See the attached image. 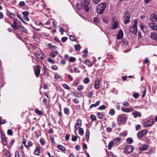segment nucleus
Instances as JSON below:
<instances>
[{"mask_svg":"<svg viewBox=\"0 0 157 157\" xmlns=\"http://www.w3.org/2000/svg\"><path fill=\"white\" fill-rule=\"evenodd\" d=\"M106 7V4L105 3H101L98 6L97 10V12L98 14H100L102 13Z\"/></svg>","mask_w":157,"mask_h":157,"instance_id":"obj_1","label":"nucleus"},{"mask_svg":"<svg viewBox=\"0 0 157 157\" xmlns=\"http://www.w3.org/2000/svg\"><path fill=\"white\" fill-rule=\"evenodd\" d=\"M137 21L135 20L133 26H131L129 29V31L131 33L135 34H136L137 31Z\"/></svg>","mask_w":157,"mask_h":157,"instance_id":"obj_2","label":"nucleus"},{"mask_svg":"<svg viewBox=\"0 0 157 157\" xmlns=\"http://www.w3.org/2000/svg\"><path fill=\"white\" fill-rule=\"evenodd\" d=\"M127 118V117L125 114H120L118 116L117 121L120 124H121L125 122L126 121Z\"/></svg>","mask_w":157,"mask_h":157,"instance_id":"obj_3","label":"nucleus"},{"mask_svg":"<svg viewBox=\"0 0 157 157\" xmlns=\"http://www.w3.org/2000/svg\"><path fill=\"white\" fill-rule=\"evenodd\" d=\"M34 70L35 75L36 77L38 78L40 73V68L39 66L36 65L35 67H34Z\"/></svg>","mask_w":157,"mask_h":157,"instance_id":"obj_4","label":"nucleus"},{"mask_svg":"<svg viewBox=\"0 0 157 157\" xmlns=\"http://www.w3.org/2000/svg\"><path fill=\"white\" fill-rule=\"evenodd\" d=\"M155 122L154 119H151L146 121L144 123V125L146 127H150L153 125Z\"/></svg>","mask_w":157,"mask_h":157,"instance_id":"obj_5","label":"nucleus"},{"mask_svg":"<svg viewBox=\"0 0 157 157\" xmlns=\"http://www.w3.org/2000/svg\"><path fill=\"white\" fill-rule=\"evenodd\" d=\"M121 109L123 112L126 113H130L133 110L134 108L132 107H131L129 108H127L123 107H122Z\"/></svg>","mask_w":157,"mask_h":157,"instance_id":"obj_6","label":"nucleus"},{"mask_svg":"<svg viewBox=\"0 0 157 157\" xmlns=\"http://www.w3.org/2000/svg\"><path fill=\"white\" fill-rule=\"evenodd\" d=\"M82 122L80 120H77L75 125V129H78L82 125Z\"/></svg>","mask_w":157,"mask_h":157,"instance_id":"obj_7","label":"nucleus"},{"mask_svg":"<svg viewBox=\"0 0 157 157\" xmlns=\"http://www.w3.org/2000/svg\"><path fill=\"white\" fill-rule=\"evenodd\" d=\"M40 147L39 146H37L35 148V149L34 152V154L35 155H39L40 153Z\"/></svg>","mask_w":157,"mask_h":157,"instance_id":"obj_8","label":"nucleus"},{"mask_svg":"<svg viewBox=\"0 0 157 157\" xmlns=\"http://www.w3.org/2000/svg\"><path fill=\"white\" fill-rule=\"evenodd\" d=\"M101 80L100 79H96L94 85V87L95 89H98L100 87Z\"/></svg>","mask_w":157,"mask_h":157,"instance_id":"obj_9","label":"nucleus"},{"mask_svg":"<svg viewBox=\"0 0 157 157\" xmlns=\"http://www.w3.org/2000/svg\"><path fill=\"white\" fill-rule=\"evenodd\" d=\"M125 149L128 153H130L133 151V147L132 146L128 145L125 147Z\"/></svg>","mask_w":157,"mask_h":157,"instance_id":"obj_10","label":"nucleus"},{"mask_svg":"<svg viewBox=\"0 0 157 157\" xmlns=\"http://www.w3.org/2000/svg\"><path fill=\"white\" fill-rule=\"evenodd\" d=\"M149 25L153 30H157V24L154 23H150Z\"/></svg>","mask_w":157,"mask_h":157,"instance_id":"obj_11","label":"nucleus"},{"mask_svg":"<svg viewBox=\"0 0 157 157\" xmlns=\"http://www.w3.org/2000/svg\"><path fill=\"white\" fill-rule=\"evenodd\" d=\"M147 132V131L146 130H144L142 131L139 132L137 134V136L139 139L141 138L143 136L146 134Z\"/></svg>","mask_w":157,"mask_h":157,"instance_id":"obj_12","label":"nucleus"},{"mask_svg":"<svg viewBox=\"0 0 157 157\" xmlns=\"http://www.w3.org/2000/svg\"><path fill=\"white\" fill-rule=\"evenodd\" d=\"M125 24H127L129 22V19L130 17V15L129 13H127L125 15Z\"/></svg>","mask_w":157,"mask_h":157,"instance_id":"obj_13","label":"nucleus"},{"mask_svg":"<svg viewBox=\"0 0 157 157\" xmlns=\"http://www.w3.org/2000/svg\"><path fill=\"white\" fill-rule=\"evenodd\" d=\"M150 37L152 39L155 40H157V34L155 32L151 33Z\"/></svg>","mask_w":157,"mask_h":157,"instance_id":"obj_14","label":"nucleus"},{"mask_svg":"<svg viewBox=\"0 0 157 157\" xmlns=\"http://www.w3.org/2000/svg\"><path fill=\"white\" fill-rule=\"evenodd\" d=\"M118 26V23L117 21H113V23L111 29H116Z\"/></svg>","mask_w":157,"mask_h":157,"instance_id":"obj_15","label":"nucleus"},{"mask_svg":"<svg viewBox=\"0 0 157 157\" xmlns=\"http://www.w3.org/2000/svg\"><path fill=\"white\" fill-rule=\"evenodd\" d=\"M123 36V33L122 30H119L118 35L117 36V38L118 39H121L122 38Z\"/></svg>","mask_w":157,"mask_h":157,"instance_id":"obj_16","label":"nucleus"},{"mask_svg":"<svg viewBox=\"0 0 157 157\" xmlns=\"http://www.w3.org/2000/svg\"><path fill=\"white\" fill-rule=\"evenodd\" d=\"M150 20L152 21H156L157 20V15L154 14H152L151 16Z\"/></svg>","mask_w":157,"mask_h":157,"instance_id":"obj_17","label":"nucleus"},{"mask_svg":"<svg viewBox=\"0 0 157 157\" xmlns=\"http://www.w3.org/2000/svg\"><path fill=\"white\" fill-rule=\"evenodd\" d=\"M100 102V101H97L96 103L90 105V108H92L94 107H96L97 106H98L99 105Z\"/></svg>","mask_w":157,"mask_h":157,"instance_id":"obj_18","label":"nucleus"},{"mask_svg":"<svg viewBox=\"0 0 157 157\" xmlns=\"http://www.w3.org/2000/svg\"><path fill=\"white\" fill-rule=\"evenodd\" d=\"M132 114L134 115V117L136 118L137 117H141V114L140 112H136L132 113Z\"/></svg>","mask_w":157,"mask_h":157,"instance_id":"obj_19","label":"nucleus"},{"mask_svg":"<svg viewBox=\"0 0 157 157\" xmlns=\"http://www.w3.org/2000/svg\"><path fill=\"white\" fill-rule=\"evenodd\" d=\"M83 63L89 67H91L92 65V64L91 63L90 60H84Z\"/></svg>","mask_w":157,"mask_h":157,"instance_id":"obj_20","label":"nucleus"},{"mask_svg":"<svg viewBox=\"0 0 157 157\" xmlns=\"http://www.w3.org/2000/svg\"><path fill=\"white\" fill-rule=\"evenodd\" d=\"M82 3L83 6L89 5L90 3L89 0H82Z\"/></svg>","mask_w":157,"mask_h":157,"instance_id":"obj_21","label":"nucleus"},{"mask_svg":"<svg viewBox=\"0 0 157 157\" xmlns=\"http://www.w3.org/2000/svg\"><path fill=\"white\" fill-rule=\"evenodd\" d=\"M114 144H115L114 142H113V141L110 142L108 145V149L109 150H110L113 147Z\"/></svg>","mask_w":157,"mask_h":157,"instance_id":"obj_22","label":"nucleus"},{"mask_svg":"<svg viewBox=\"0 0 157 157\" xmlns=\"http://www.w3.org/2000/svg\"><path fill=\"white\" fill-rule=\"evenodd\" d=\"M140 28L143 31V32L144 33H146L147 31V29L146 27L144 25H140Z\"/></svg>","mask_w":157,"mask_h":157,"instance_id":"obj_23","label":"nucleus"},{"mask_svg":"<svg viewBox=\"0 0 157 157\" xmlns=\"http://www.w3.org/2000/svg\"><path fill=\"white\" fill-rule=\"evenodd\" d=\"M147 149V146L145 145H141L140 147V151L146 150Z\"/></svg>","mask_w":157,"mask_h":157,"instance_id":"obj_24","label":"nucleus"},{"mask_svg":"<svg viewBox=\"0 0 157 157\" xmlns=\"http://www.w3.org/2000/svg\"><path fill=\"white\" fill-rule=\"evenodd\" d=\"M57 147L60 150L62 151H64L65 150V147L60 145H59L57 146Z\"/></svg>","mask_w":157,"mask_h":157,"instance_id":"obj_25","label":"nucleus"},{"mask_svg":"<svg viewBox=\"0 0 157 157\" xmlns=\"http://www.w3.org/2000/svg\"><path fill=\"white\" fill-rule=\"evenodd\" d=\"M6 13L8 16H10L11 18H13L14 16L13 13L10 12L9 11L6 10Z\"/></svg>","mask_w":157,"mask_h":157,"instance_id":"obj_26","label":"nucleus"},{"mask_svg":"<svg viewBox=\"0 0 157 157\" xmlns=\"http://www.w3.org/2000/svg\"><path fill=\"white\" fill-rule=\"evenodd\" d=\"M64 113L67 115H68L70 112V110L67 107H65L64 109Z\"/></svg>","mask_w":157,"mask_h":157,"instance_id":"obj_27","label":"nucleus"},{"mask_svg":"<svg viewBox=\"0 0 157 157\" xmlns=\"http://www.w3.org/2000/svg\"><path fill=\"white\" fill-rule=\"evenodd\" d=\"M103 21L105 23H107L109 21V18L106 16H104L102 18Z\"/></svg>","mask_w":157,"mask_h":157,"instance_id":"obj_28","label":"nucleus"},{"mask_svg":"<svg viewBox=\"0 0 157 157\" xmlns=\"http://www.w3.org/2000/svg\"><path fill=\"white\" fill-rule=\"evenodd\" d=\"M79 133L81 135H82L84 134L83 130L82 128H79L78 130Z\"/></svg>","mask_w":157,"mask_h":157,"instance_id":"obj_29","label":"nucleus"},{"mask_svg":"<svg viewBox=\"0 0 157 157\" xmlns=\"http://www.w3.org/2000/svg\"><path fill=\"white\" fill-rule=\"evenodd\" d=\"M39 56L40 58L41 59H43L45 57V55L44 53H41L39 54Z\"/></svg>","mask_w":157,"mask_h":157,"instance_id":"obj_30","label":"nucleus"},{"mask_svg":"<svg viewBox=\"0 0 157 157\" xmlns=\"http://www.w3.org/2000/svg\"><path fill=\"white\" fill-rule=\"evenodd\" d=\"M69 60L71 62H74L76 61V59L74 57H71L69 59Z\"/></svg>","mask_w":157,"mask_h":157,"instance_id":"obj_31","label":"nucleus"},{"mask_svg":"<svg viewBox=\"0 0 157 157\" xmlns=\"http://www.w3.org/2000/svg\"><path fill=\"white\" fill-rule=\"evenodd\" d=\"M91 119L93 121H96V117L93 115H91L90 116Z\"/></svg>","mask_w":157,"mask_h":157,"instance_id":"obj_32","label":"nucleus"},{"mask_svg":"<svg viewBox=\"0 0 157 157\" xmlns=\"http://www.w3.org/2000/svg\"><path fill=\"white\" fill-rule=\"evenodd\" d=\"M127 142L129 144H131L133 142V140L132 138H129L127 139Z\"/></svg>","mask_w":157,"mask_h":157,"instance_id":"obj_33","label":"nucleus"},{"mask_svg":"<svg viewBox=\"0 0 157 157\" xmlns=\"http://www.w3.org/2000/svg\"><path fill=\"white\" fill-rule=\"evenodd\" d=\"M75 48L77 50H79L81 48V46L79 44H76L75 46Z\"/></svg>","mask_w":157,"mask_h":157,"instance_id":"obj_34","label":"nucleus"},{"mask_svg":"<svg viewBox=\"0 0 157 157\" xmlns=\"http://www.w3.org/2000/svg\"><path fill=\"white\" fill-rule=\"evenodd\" d=\"M76 7L78 9H81L83 8V6L82 5L77 3L76 5Z\"/></svg>","mask_w":157,"mask_h":157,"instance_id":"obj_35","label":"nucleus"},{"mask_svg":"<svg viewBox=\"0 0 157 157\" xmlns=\"http://www.w3.org/2000/svg\"><path fill=\"white\" fill-rule=\"evenodd\" d=\"M97 115H98V117L100 119H101L103 117V115L102 113H99V112H98L97 113Z\"/></svg>","mask_w":157,"mask_h":157,"instance_id":"obj_36","label":"nucleus"},{"mask_svg":"<svg viewBox=\"0 0 157 157\" xmlns=\"http://www.w3.org/2000/svg\"><path fill=\"white\" fill-rule=\"evenodd\" d=\"M115 113V111L113 109H111L110 110L109 114L111 115H113Z\"/></svg>","mask_w":157,"mask_h":157,"instance_id":"obj_37","label":"nucleus"},{"mask_svg":"<svg viewBox=\"0 0 157 157\" xmlns=\"http://www.w3.org/2000/svg\"><path fill=\"white\" fill-rule=\"evenodd\" d=\"M88 6L89 5H85L83 6L85 10L87 12H88L89 10V8Z\"/></svg>","mask_w":157,"mask_h":157,"instance_id":"obj_38","label":"nucleus"},{"mask_svg":"<svg viewBox=\"0 0 157 157\" xmlns=\"http://www.w3.org/2000/svg\"><path fill=\"white\" fill-rule=\"evenodd\" d=\"M35 112L36 113L39 114V115H41L42 114V113L41 111L37 109H36Z\"/></svg>","mask_w":157,"mask_h":157,"instance_id":"obj_39","label":"nucleus"},{"mask_svg":"<svg viewBox=\"0 0 157 157\" xmlns=\"http://www.w3.org/2000/svg\"><path fill=\"white\" fill-rule=\"evenodd\" d=\"M89 82V79L88 78H86L84 80V82L86 84H87Z\"/></svg>","mask_w":157,"mask_h":157,"instance_id":"obj_40","label":"nucleus"},{"mask_svg":"<svg viewBox=\"0 0 157 157\" xmlns=\"http://www.w3.org/2000/svg\"><path fill=\"white\" fill-rule=\"evenodd\" d=\"M47 61L52 64H54L55 61L52 59L50 58H48L47 59Z\"/></svg>","mask_w":157,"mask_h":157,"instance_id":"obj_41","label":"nucleus"},{"mask_svg":"<svg viewBox=\"0 0 157 157\" xmlns=\"http://www.w3.org/2000/svg\"><path fill=\"white\" fill-rule=\"evenodd\" d=\"M11 26L13 28L14 30H17L19 29L18 26L17 25H12Z\"/></svg>","mask_w":157,"mask_h":157,"instance_id":"obj_42","label":"nucleus"},{"mask_svg":"<svg viewBox=\"0 0 157 157\" xmlns=\"http://www.w3.org/2000/svg\"><path fill=\"white\" fill-rule=\"evenodd\" d=\"M63 86L64 88L67 90H69L70 88L65 83L63 84Z\"/></svg>","mask_w":157,"mask_h":157,"instance_id":"obj_43","label":"nucleus"},{"mask_svg":"<svg viewBox=\"0 0 157 157\" xmlns=\"http://www.w3.org/2000/svg\"><path fill=\"white\" fill-rule=\"evenodd\" d=\"M7 133L9 135H12L13 134V132L12 130L10 129L8 130Z\"/></svg>","mask_w":157,"mask_h":157,"instance_id":"obj_44","label":"nucleus"},{"mask_svg":"<svg viewBox=\"0 0 157 157\" xmlns=\"http://www.w3.org/2000/svg\"><path fill=\"white\" fill-rule=\"evenodd\" d=\"M51 68L52 70H57L58 69V67L56 65H54L52 66Z\"/></svg>","mask_w":157,"mask_h":157,"instance_id":"obj_45","label":"nucleus"},{"mask_svg":"<svg viewBox=\"0 0 157 157\" xmlns=\"http://www.w3.org/2000/svg\"><path fill=\"white\" fill-rule=\"evenodd\" d=\"M2 141L3 144L4 145H6L7 144V143L6 141V139L5 138H3L2 139Z\"/></svg>","mask_w":157,"mask_h":157,"instance_id":"obj_46","label":"nucleus"},{"mask_svg":"<svg viewBox=\"0 0 157 157\" xmlns=\"http://www.w3.org/2000/svg\"><path fill=\"white\" fill-rule=\"evenodd\" d=\"M106 108V106L105 105H103L99 107L98 109L101 110H103L105 109Z\"/></svg>","mask_w":157,"mask_h":157,"instance_id":"obj_47","label":"nucleus"},{"mask_svg":"<svg viewBox=\"0 0 157 157\" xmlns=\"http://www.w3.org/2000/svg\"><path fill=\"white\" fill-rule=\"evenodd\" d=\"M5 155L7 156V157H10L11 156V155L10 152L8 151H6L5 153Z\"/></svg>","mask_w":157,"mask_h":157,"instance_id":"obj_48","label":"nucleus"},{"mask_svg":"<svg viewBox=\"0 0 157 157\" xmlns=\"http://www.w3.org/2000/svg\"><path fill=\"white\" fill-rule=\"evenodd\" d=\"M83 88V86L82 85H80L77 88V89L78 91H80L82 90Z\"/></svg>","mask_w":157,"mask_h":157,"instance_id":"obj_49","label":"nucleus"},{"mask_svg":"<svg viewBox=\"0 0 157 157\" xmlns=\"http://www.w3.org/2000/svg\"><path fill=\"white\" fill-rule=\"evenodd\" d=\"M94 21L96 23H98L99 21V18L97 17H94Z\"/></svg>","mask_w":157,"mask_h":157,"instance_id":"obj_50","label":"nucleus"},{"mask_svg":"<svg viewBox=\"0 0 157 157\" xmlns=\"http://www.w3.org/2000/svg\"><path fill=\"white\" fill-rule=\"evenodd\" d=\"M61 78V76L60 75H59L58 74H57L55 76V78L57 80L59 78Z\"/></svg>","mask_w":157,"mask_h":157,"instance_id":"obj_51","label":"nucleus"},{"mask_svg":"<svg viewBox=\"0 0 157 157\" xmlns=\"http://www.w3.org/2000/svg\"><path fill=\"white\" fill-rule=\"evenodd\" d=\"M78 137L77 136H74L71 138V140L73 141H75L77 140Z\"/></svg>","mask_w":157,"mask_h":157,"instance_id":"obj_52","label":"nucleus"},{"mask_svg":"<svg viewBox=\"0 0 157 157\" xmlns=\"http://www.w3.org/2000/svg\"><path fill=\"white\" fill-rule=\"evenodd\" d=\"M40 142L42 145H44L45 144V140L44 139H40Z\"/></svg>","mask_w":157,"mask_h":157,"instance_id":"obj_53","label":"nucleus"},{"mask_svg":"<svg viewBox=\"0 0 157 157\" xmlns=\"http://www.w3.org/2000/svg\"><path fill=\"white\" fill-rule=\"evenodd\" d=\"M120 138L119 137H118L114 140L113 142H114V144H115L117 142H119L120 141Z\"/></svg>","mask_w":157,"mask_h":157,"instance_id":"obj_54","label":"nucleus"},{"mask_svg":"<svg viewBox=\"0 0 157 157\" xmlns=\"http://www.w3.org/2000/svg\"><path fill=\"white\" fill-rule=\"evenodd\" d=\"M67 38L66 37H63L62 38V41L64 43L67 40Z\"/></svg>","mask_w":157,"mask_h":157,"instance_id":"obj_55","label":"nucleus"},{"mask_svg":"<svg viewBox=\"0 0 157 157\" xmlns=\"http://www.w3.org/2000/svg\"><path fill=\"white\" fill-rule=\"evenodd\" d=\"M69 38L71 41H75V37L71 35L70 36Z\"/></svg>","mask_w":157,"mask_h":157,"instance_id":"obj_56","label":"nucleus"},{"mask_svg":"<svg viewBox=\"0 0 157 157\" xmlns=\"http://www.w3.org/2000/svg\"><path fill=\"white\" fill-rule=\"evenodd\" d=\"M29 13L27 11H24L23 12L22 14L24 16H27L29 14Z\"/></svg>","mask_w":157,"mask_h":157,"instance_id":"obj_57","label":"nucleus"},{"mask_svg":"<svg viewBox=\"0 0 157 157\" xmlns=\"http://www.w3.org/2000/svg\"><path fill=\"white\" fill-rule=\"evenodd\" d=\"M146 89L145 88H144V90L143 92L142 97H144L145 96L146 93Z\"/></svg>","mask_w":157,"mask_h":157,"instance_id":"obj_58","label":"nucleus"},{"mask_svg":"<svg viewBox=\"0 0 157 157\" xmlns=\"http://www.w3.org/2000/svg\"><path fill=\"white\" fill-rule=\"evenodd\" d=\"M132 96H133L135 98H138L139 96V94L138 93L133 94H132Z\"/></svg>","mask_w":157,"mask_h":157,"instance_id":"obj_59","label":"nucleus"},{"mask_svg":"<svg viewBox=\"0 0 157 157\" xmlns=\"http://www.w3.org/2000/svg\"><path fill=\"white\" fill-rule=\"evenodd\" d=\"M74 71L76 73H79L80 72V71L77 68L75 67L74 68Z\"/></svg>","mask_w":157,"mask_h":157,"instance_id":"obj_60","label":"nucleus"},{"mask_svg":"<svg viewBox=\"0 0 157 157\" xmlns=\"http://www.w3.org/2000/svg\"><path fill=\"white\" fill-rule=\"evenodd\" d=\"M128 102L125 101L123 102V106H127L128 105Z\"/></svg>","mask_w":157,"mask_h":157,"instance_id":"obj_61","label":"nucleus"},{"mask_svg":"<svg viewBox=\"0 0 157 157\" xmlns=\"http://www.w3.org/2000/svg\"><path fill=\"white\" fill-rule=\"evenodd\" d=\"M33 38L36 41H38L39 40V37L36 35H35L33 36Z\"/></svg>","mask_w":157,"mask_h":157,"instance_id":"obj_62","label":"nucleus"},{"mask_svg":"<svg viewBox=\"0 0 157 157\" xmlns=\"http://www.w3.org/2000/svg\"><path fill=\"white\" fill-rule=\"evenodd\" d=\"M19 5L21 6H24L25 5V2L23 1H21L19 2Z\"/></svg>","mask_w":157,"mask_h":157,"instance_id":"obj_63","label":"nucleus"},{"mask_svg":"<svg viewBox=\"0 0 157 157\" xmlns=\"http://www.w3.org/2000/svg\"><path fill=\"white\" fill-rule=\"evenodd\" d=\"M54 40H55V41H56V42H60V40L57 37H54Z\"/></svg>","mask_w":157,"mask_h":157,"instance_id":"obj_64","label":"nucleus"}]
</instances>
